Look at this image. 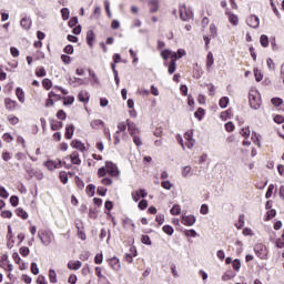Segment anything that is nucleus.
<instances>
[{
    "label": "nucleus",
    "mask_w": 284,
    "mask_h": 284,
    "mask_svg": "<svg viewBox=\"0 0 284 284\" xmlns=\"http://www.w3.org/2000/svg\"><path fill=\"white\" fill-rule=\"evenodd\" d=\"M4 105H6L7 110H10L12 112V110H14L17 108V101H14L10 98H7L4 100Z\"/></svg>",
    "instance_id": "20"
},
{
    "label": "nucleus",
    "mask_w": 284,
    "mask_h": 284,
    "mask_svg": "<svg viewBox=\"0 0 284 284\" xmlns=\"http://www.w3.org/2000/svg\"><path fill=\"white\" fill-rule=\"evenodd\" d=\"M97 39V36L94 34V31L93 30H89L87 32V44L90 47V48H93L94 45V40Z\"/></svg>",
    "instance_id": "10"
},
{
    "label": "nucleus",
    "mask_w": 284,
    "mask_h": 284,
    "mask_svg": "<svg viewBox=\"0 0 284 284\" xmlns=\"http://www.w3.org/2000/svg\"><path fill=\"white\" fill-rule=\"evenodd\" d=\"M105 169L108 174H110V176H119V168L116 166V164H114V162L106 161Z\"/></svg>",
    "instance_id": "4"
},
{
    "label": "nucleus",
    "mask_w": 284,
    "mask_h": 284,
    "mask_svg": "<svg viewBox=\"0 0 284 284\" xmlns=\"http://www.w3.org/2000/svg\"><path fill=\"white\" fill-rule=\"evenodd\" d=\"M57 119H59L60 121H65V119H68V114L64 110H59L57 112Z\"/></svg>",
    "instance_id": "46"
},
{
    "label": "nucleus",
    "mask_w": 284,
    "mask_h": 284,
    "mask_svg": "<svg viewBox=\"0 0 284 284\" xmlns=\"http://www.w3.org/2000/svg\"><path fill=\"white\" fill-rule=\"evenodd\" d=\"M172 50L164 49L161 51V57L164 59V61H168V59H171Z\"/></svg>",
    "instance_id": "36"
},
{
    "label": "nucleus",
    "mask_w": 284,
    "mask_h": 284,
    "mask_svg": "<svg viewBox=\"0 0 284 284\" xmlns=\"http://www.w3.org/2000/svg\"><path fill=\"white\" fill-rule=\"evenodd\" d=\"M206 59V70H210V68L214 65V54L212 53V51L207 53Z\"/></svg>",
    "instance_id": "24"
},
{
    "label": "nucleus",
    "mask_w": 284,
    "mask_h": 284,
    "mask_svg": "<svg viewBox=\"0 0 284 284\" xmlns=\"http://www.w3.org/2000/svg\"><path fill=\"white\" fill-rule=\"evenodd\" d=\"M50 125H51V130L53 132H57V131L61 130V128H63V122L57 121V120H51Z\"/></svg>",
    "instance_id": "19"
},
{
    "label": "nucleus",
    "mask_w": 284,
    "mask_h": 284,
    "mask_svg": "<svg viewBox=\"0 0 284 284\" xmlns=\"http://www.w3.org/2000/svg\"><path fill=\"white\" fill-rule=\"evenodd\" d=\"M9 203L12 205V207H17V205H19V196L11 195L9 199Z\"/></svg>",
    "instance_id": "45"
},
{
    "label": "nucleus",
    "mask_w": 284,
    "mask_h": 284,
    "mask_svg": "<svg viewBox=\"0 0 284 284\" xmlns=\"http://www.w3.org/2000/svg\"><path fill=\"white\" fill-rule=\"evenodd\" d=\"M44 168L49 169L50 172H52L53 170H57V162L53 160H48L44 162Z\"/></svg>",
    "instance_id": "30"
},
{
    "label": "nucleus",
    "mask_w": 284,
    "mask_h": 284,
    "mask_svg": "<svg viewBox=\"0 0 284 284\" xmlns=\"http://www.w3.org/2000/svg\"><path fill=\"white\" fill-rule=\"evenodd\" d=\"M250 21H251V24H250L251 28H258V26L261 24V20L256 16H251Z\"/></svg>",
    "instance_id": "28"
},
{
    "label": "nucleus",
    "mask_w": 284,
    "mask_h": 284,
    "mask_svg": "<svg viewBox=\"0 0 284 284\" xmlns=\"http://www.w3.org/2000/svg\"><path fill=\"white\" fill-rule=\"evenodd\" d=\"M260 43L262 48H267V45H270V38L265 34H262L260 38Z\"/></svg>",
    "instance_id": "33"
},
{
    "label": "nucleus",
    "mask_w": 284,
    "mask_h": 284,
    "mask_svg": "<svg viewBox=\"0 0 284 284\" xmlns=\"http://www.w3.org/2000/svg\"><path fill=\"white\" fill-rule=\"evenodd\" d=\"M97 194L99 196H105V194H108V189L103 187V186H98L97 189Z\"/></svg>",
    "instance_id": "55"
},
{
    "label": "nucleus",
    "mask_w": 284,
    "mask_h": 284,
    "mask_svg": "<svg viewBox=\"0 0 284 284\" xmlns=\"http://www.w3.org/2000/svg\"><path fill=\"white\" fill-rule=\"evenodd\" d=\"M49 280L50 283H57V271L54 268L49 270Z\"/></svg>",
    "instance_id": "37"
},
{
    "label": "nucleus",
    "mask_w": 284,
    "mask_h": 284,
    "mask_svg": "<svg viewBox=\"0 0 284 284\" xmlns=\"http://www.w3.org/2000/svg\"><path fill=\"white\" fill-rule=\"evenodd\" d=\"M164 65H166L169 68L168 69L169 74H174V72H176V63L170 62L168 64V62H164Z\"/></svg>",
    "instance_id": "35"
},
{
    "label": "nucleus",
    "mask_w": 284,
    "mask_h": 284,
    "mask_svg": "<svg viewBox=\"0 0 284 284\" xmlns=\"http://www.w3.org/2000/svg\"><path fill=\"white\" fill-rule=\"evenodd\" d=\"M31 273L37 276L39 274V265L36 262L31 263Z\"/></svg>",
    "instance_id": "59"
},
{
    "label": "nucleus",
    "mask_w": 284,
    "mask_h": 284,
    "mask_svg": "<svg viewBox=\"0 0 284 284\" xmlns=\"http://www.w3.org/2000/svg\"><path fill=\"white\" fill-rule=\"evenodd\" d=\"M192 166L186 165L182 168V176L183 179H190V176H192Z\"/></svg>",
    "instance_id": "23"
},
{
    "label": "nucleus",
    "mask_w": 284,
    "mask_h": 284,
    "mask_svg": "<svg viewBox=\"0 0 284 284\" xmlns=\"http://www.w3.org/2000/svg\"><path fill=\"white\" fill-rule=\"evenodd\" d=\"M0 196L1 199H8L10 193H8V190H6L3 186H0Z\"/></svg>",
    "instance_id": "63"
},
{
    "label": "nucleus",
    "mask_w": 284,
    "mask_h": 284,
    "mask_svg": "<svg viewBox=\"0 0 284 284\" xmlns=\"http://www.w3.org/2000/svg\"><path fill=\"white\" fill-rule=\"evenodd\" d=\"M159 0H149L148 6L150 8L151 14H154L155 12H159Z\"/></svg>",
    "instance_id": "11"
},
{
    "label": "nucleus",
    "mask_w": 284,
    "mask_h": 284,
    "mask_svg": "<svg viewBox=\"0 0 284 284\" xmlns=\"http://www.w3.org/2000/svg\"><path fill=\"white\" fill-rule=\"evenodd\" d=\"M224 128H225L226 132H234V129H235L233 122H226V123L224 124Z\"/></svg>",
    "instance_id": "62"
},
{
    "label": "nucleus",
    "mask_w": 284,
    "mask_h": 284,
    "mask_svg": "<svg viewBox=\"0 0 284 284\" xmlns=\"http://www.w3.org/2000/svg\"><path fill=\"white\" fill-rule=\"evenodd\" d=\"M225 14L229 16V21L232 26H239V16L231 13L230 9H226Z\"/></svg>",
    "instance_id": "14"
},
{
    "label": "nucleus",
    "mask_w": 284,
    "mask_h": 284,
    "mask_svg": "<svg viewBox=\"0 0 284 284\" xmlns=\"http://www.w3.org/2000/svg\"><path fill=\"white\" fill-rule=\"evenodd\" d=\"M139 133H135L132 136L133 139V143H135L138 145V148H141V145H143V142L141 141V136L138 135Z\"/></svg>",
    "instance_id": "47"
},
{
    "label": "nucleus",
    "mask_w": 284,
    "mask_h": 284,
    "mask_svg": "<svg viewBox=\"0 0 284 284\" xmlns=\"http://www.w3.org/2000/svg\"><path fill=\"white\" fill-rule=\"evenodd\" d=\"M16 97L18 98L20 103H26V92H23V89H21L20 87L16 89Z\"/></svg>",
    "instance_id": "18"
},
{
    "label": "nucleus",
    "mask_w": 284,
    "mask_h": 284,
    "mask_svg": "<svg viewBox=\"0 0 284 284\" xmlns=\"http://www.w3.org/2000/svg\"><path fill=\"white\" fill-rule=\"evenodd\" d=\"M126 125H128V130H129V134L132 136L134 134H139V128L136 126V124L130 120H126Z\"/></svg>",
    "instance_id": "8"
},
{
    "label": "nucleus",
    "mask_w": 284,
    "mask_h": 284,
    "mask_svg": "<svg viewBox=\"0 0 284 284\" xmlns=\"http://www.w3.org/2000/svg\"><path fill=\"white\" fill-rule=\"evenodd\" d=\"M61 14H62L63 21H68V19H70V9L62 8L61 9Z\"/></svg>",
    "instance_id": "41"
},
{
    "label": "nucleus",
    "mask_w": 284,
    "mask_h": 284,
    "mask_svg": "<svg viewBox=\"0 0 284 284\" xmlns=\"http://www.w3.org/2000/svg\"><path fill=\"white\" fill-rule=\"evenodd\" d=\"M194 116H195V119H197V121H203V116H205V109L199 108V109L194 112Z\"/></svg>",
    "instance_id": "26"
},
{
    "label": "nucleus",
    "mask_w": 284,
    "mask_h": 284,
    "mask_svg": "<svg viewBox=\"0 0 284 284\" xmlns=\"http://www.w3.org/2000/svg\"><path fill=\"white\" fill-rule=\"evenodd\" d=\"M219 105H220V108H222V110H225V108H227V105H230V98L222 97L219 101Z\"/></svg>",
    "instance_id": "29"
},
{
    "label": "nucleus",
    "mask_w": 284,
    "mask_h": 284,
    "mask_svg": "<svg viewBox=\"0 0 284 284\" xmlns=\"http://www.w3.org/2000/svg\"><path fill=\"white\" fill-rule=\"evenodd\" d=\"M271 103H273V105L275 108H280V105H283V99H281V98H273L271 100Z\"/></svg>",
    "instance_id": "52"
},
{
    "label": "nucleus",
    "mask_w": 284,
    "mask_h": 284,
    "mask_svg": "<svg viewBox=\"0 0 284 284\" xmlns=\"http://www.w3.org/2000/svg\"><path fill=\"white\" fill-rule=\"evenodd\" d=\"M272 194H274V184L268 185V189L265 194V199H272Z\"/></svg>",
    "instance_id": "57"
},
{
    "label": "nucleus",
    "mask_w": 284,
    "mask_h": 284,
    "mask_svg": "<svg viewBox=\"0 0 284 284\" xmlns=\"http://www.w3.org/2000/svg\"><path fill=\"white\" fill-rule=\"evenodd\" d=\"M220 116H221L222 121H227V119H230V116H232V109L223 111Z\"/></svg>",
    "instance_id": "39"
},
{
    "label": "nucleus",
    "mask_w": 284,
    "mask_h": 284,
    "mask_svg": "<svg viewBox=\"0 0 284 284\" xmlns=\"http://www.w3.org/2000/svg\"><path fill=\"white\" fill-rule=\"evenodd\" d=\"M69 156L73 165H81V159L79 158V152L73 151Z\"/></svg>",
    "instance_id": "16"
},
{
    "label": "nucleus",
    "mask_w": 284,
    "mask_h": 284,
    "mask_svg": "<svg viewBox=\"0 0 284 284\" xmlns=\"http://www.w3.org/2000/svg\"><path fill=\"white\" fill-rule=\"evenodd\" d=\"M141 243H143V245H152V240L150 239V235H142Z\"/></svg>",
    "instance_id": "49"
},
{
    "label": "nucleus",
    "mask_w": 284,
    "mask_h": 284,
    "mask_svg": "<svg viewBox=\"0 0 284 284\" xmlns=\"http://www.w3.org/2000/svg\"><path fill=\"white\" fill-rule=\"evenodd\" d=\"M184 234H185V236H191L192 239H196L197 233H196V230L191 229V230H185Z\"/></svg>",
    "instance_id": "54"
},
{
    "label": "nucleus",
    "mask_w": 284,
    "mask_h": 284,
    "mask_svg": "<svg viewBox=\"0 0 284 284\" xmlns=\"http://www.w3.org/2000/svg\"><path fill=\"white\" fill-rule=\"evenodd\" d=\"M16 214L17 216H19L20 219H23V221H27L28 219V212H26V210H23L22 207H18L16 210Z\"/></svg>",
    "instance_id": "27"
},
{
    "label": "nucleus",
    "mask_w": 284,
    "mask_h": 284,
    "mask_svg": "<svg viewBox=\"0 0 284 284\" xmlns=\"http://www.w3.org/2000/svg\"><path fill=\"white\" fill-rule=\"evenodd\" d=\"M170 214H172V216H179L181 214V205L174 204L170 210Z\"/></svg>",
    "instance_id": "31"
},
{
    "label": "nucleus",
    "mask_w": 284,
    "mask_h": 284,
    "mask_svg": "<svg viewBox=\"0 0 284 284\" xmlns=\"http://www.w3.org/2000/svg\"><path fill=\"white\" fill-rule=\"evenodd\" d=\"M254 252H255L256 256H258L260 258H266V256H267V248L263 244L255 245Z\"/></svg>",
    "instance_id": "6"
},
{
    "label": "nucleus",
    "mask_w": 284,
    "mask_h": 284,
    "mask_svg": "<svg viewBox=\"0 0 284 284\" xmlns=\"http://www.w3.org/2000/svg\"><path fill=\"white\" fill-rule=\"evenodd\" d=\"M81 265H82V263H81V261H70L69 263H68V270H81Z\"/></svg>",
    "instance_id": "22"
},
{
    "label": "nucleus",
    "mask_w": 284,
    "mask_h": 284,
    "mask_svg": "<svg viewBox=\"0 0 284 284\" xmlns=\"http://www.w3.org/2000/svg\"><path fill=\"white\" fill-rule=\"evenodd\" d=\"M109 265L112 267V270H115V272H119V270H121V261L118 257L110 258Z\"/></svg>",
    "instance_id": "9"
},
{
    "label": "nucleus",
    "mask_w": 284,
    "mask_h": 284,
    "mask_svg": "<svg viewBox=\"0 0 284 284\" xmlns=\"http://www.w3.org/2000/svg\"><path fill=\"white\" fill-rule=\"evenodd\" d=\"M92 130H97V128H99V125H105V122H103L102 120H93L90 123Z\"/></svg>",
    "instance_id": "40"
},
{
    "label": "nucleus",
    "mask_w": 284,
    "mask_h": 284,
    "mask_svg": "<svg viewBox=\"0 0 284 284\" xmlns=\"http://www.w3.org/2000/svg\"><path fill=\"white\" fill-rule=\"evenodd\" d=\"M250 106L253 110H258V108H261V93L257 91H251Z\"/></svg>",
    "instance_id": "3"
},
{
    "label": "nucleus",
    "mask_w": 284,
    "mask_h": 284,
    "mask_svg": "<svg viewBox=\"0 0 284 284\" xmlns=\"http://www.w3.org/2000/svg\"><path fill=\"white\" fill-rule=\"evenodd\" d=\"M182 225H185L186 227H192L194 223H196V216L194 215H186L185 213L182 214Z\"/></svg>",
    "instance_id": "5"
},
{
    "label": "nucleus",
    "mask_w": 284,
    "mask_h": 284,
    "mask_svg": "<svg viewBox=\"0 0 284 284\" xmlns=\"http://www.w3.org/2000/svg\"><path fill=\"white\" fill-rule=\"evenodd\" d=\"M234 276H236L235 273H224L222 275V281H232V278H234Z\"/></svg>",
    "instance_id": "56"
},
{
    "label": "nucleus",
    "mask_w": 284,
    "mask_h": 284,
    "mask_svg": "<svg viewBox=\"0 0 284 284\" xmlns=\"http://www.w3.org/2000/svg\"><path fill=\"white\" fill-rule=\"evenodd\" d=\"M180 19L182 21H190V19H194V12L192 9H189L185 4H180L179 7Z\"/></svg>",
    "instance_id": "2"
},
{
    "label": "nucleus",
    "mask_w": 284,
    "mask_h": 284,
    "mask_svg": "<svg viewBox=\"0 0 284 284\" xmlns=\"http://www.w3.org/2000/svg\"><path fill=\"white\" fill-rule=\"evenodd\" d=\"M78 101L80 103H89L90 102V92L82 90L78 93Z\"/></svg>",
    "instance_id": "7"
},
{
    "label": "nucleus",
    "mask_w": 284,
    "mask_h": 284,
    "mask_svg": "<svg viewBox=\"0 0 284 284\" xmlns=\"http://www.w3.org/2000/svg\"><path fill=\"white\" fill-rule=\"evenodd\" d=\"M59 179L63 185L68 184V172L61 171L59 174Z\"/></svg>",
    "instance_id": "38"
},
{
    "label": "nucleus",
    "mask_w": 284,
    "mask_h": 284,
    "mask_svg": "<svg viewBox=\"0 0 284 284\" xmlns=\"http://www.w3.org/2000/svg\"><path fill=\"white\" fill-rule=\"evenodd\" d=\"M63 105H72L74 103V95L63 97Z\"/></svg>",
    "instance_id": "44"
},
{
    "label": "nucleus",
    "mask_w": 284,
    "mask_h": 284,
    "mask_svg": "<svg viewBox=\"0 0 284 284\" xmlns=\"http://www.w3.org/2000/svg\"><path fill=\"white\" fill-rule=\"evenodd\" d=\"M85 192H87L88 196H90V197L94 196V194H97V185L89 184L85 189Z\"/></svg>",
    "instance_id": "25"
},
{
    "label": "nucleus",
    "mask_w": 284,
    "mask_h": 284,
    "mask_svg": "<svg viewBox=\"0 0 284 284\" xmlns=\"http://www.w3.org/2000/svg\"><path fill=\"white\" fill-rule=\"evenodd\" d=\"M75 185H77L78 190H83V187H85V183L78 175L75 176Z\"/></svg>",
    "instance_id": "42"
},
{
    "label": "nucleus",
    "mask_w": 284,
    "mask_h": 284,
    "mask_svg": "<svg viewBox=\"0 0 284 284\" xmlns=\"http://www.w3.org/2000/svg\"><path fill=\"white\" fill-rule=\"evenodd\" d=\"M64 136L69 141H70V139H72V136H74V124H69L65 126Z\"/></svg>",
    "instance_id": "15"
},
{
    "label": "nucleus",
    "mask_w": 284,
    "mask_h": 284,
    "mask_svg": "<svg viewBox=\"0 0 284 284\" xmlns=\"http://www.w3.org/2000/svg\"><path fill=\"white\" fill-rule=\"evenodd\" d=\"M266 64L268 70H271V72H274V70H276V63H274V60H272V58H268L266 60Z\"/></svg>",
    "instance_id": "43"
},
{
    "label": "nucleus",
    "mask_w": 284,
    "mask_h": 284,
    "mask_svg": "<svg viewBox=\"0 0 284 284\" xmlns=\"http://www.w3.org/2000/svg\"><path fill=\"white\" fill-rule=\"evenodd\" d=\"M162 231L164 232V234H168V236H172V234H174V227L170 224H166L162 227Z\"/></svg>",
    "instance_id": "32"
},
{
    "label": "nucleus",
    "mask_w": 284,
    "mask_h": 284,
    "mask_svg": "<svg viewBox=\"0 0 284 284\" xmlns=\"http://www.w3.org/2000/svg\"><path fill=\"white\" fill-rule=\"evenodd\" d=\"M254 77L257 82L263 81V73L258 69H254Z\"/></svg>",
    "instance_id": "60"
},
{
    "label": "nucleus",
    "mask_w": 284,
    "mask_h": 284,
    "mask_svg": "<svg viewBox=\"0 0 284 284\" xmlns=\"http://www.w3.org/2000/svg\"><path fill=\"white\" fill-rule=\"evenodd\" d=\"M61 61L64 62L65 65H70V63H72V58L68 54H62Z\"/></svg>",
    "instance_id": "53"
},
{
    "label": "nucleus",
    "mask_w": 284,
    "mask_h": 284,
    "mask_svg": "<svg viewBox=\"0 0 284 284\" xmlns=\"http://www.w3.org/2000/svg\"><path fill=\"white\" fill-rule=\"evenodd\" d=\"M47 72H45V68L41 67L39 70L36 71V75L39 78H43L45 77Z\"/></svg>",
    "instance_id": "64"
},
{
    "label": "nucleus",
    "mask_w": 284,
    "mask_h": 284,
    "mask_svg": "<svg viewBox=\"0 0 284 284\" xmlns=\"http://www.w3.org/2000/svg\"><path fill=\"white\" fill-rule=\"evenodd\" d=\"M20 26L23 28V30H30V28H32V19L28 17L22 18Z\"/></svg>",
    "instance_id": "13"
},
{
    "label": "nucleus",
    "mask_w": 284,
    "mask_h": 284,
    "mask_svg": "<svg viewBox=\"0 0 284 284\" xmlns=\"http://www.w3.org/2000/svg\"><path fill=\"white\" fill-rule=\"evenodd\" d=\"M38 236L45 247L52 243V240L54 239V234L51 231H39Z\"/></svg>",
    "instance_id": "1"
},
{
    "label": "nucleus",
    "mask_w": 284,
    "mask_h": 284,
    "mask_svg": "<svg viewBox=\"0 0 284 284\" xmlns=\"http://www.w3.org/2000/svg\"><path fill=\"white\" fill-rule=\"evenodd\" d=\"M139 210H148V200L143 199L138 204Z\"/></svg>",
    "instance_id": "58"
},
{
    "label": "nucleus",
    "mask_w": 284,
    "mask_h": 284,
    "mask_svg": "<svg viewBox=\"0 0 284 284\" xmlns=\"http://www.w3.org/2000/svg\"><path fill=\"white\" fill-rule=\"evenodd\" d=\"M89 75L92 79L91 85H101V81H99V77L92 69H88Z\"/></svg>",
    "instance_id": "17"
},
{
    "label": "nucleus",
    "mask_w": 284,
    "mask_h": 284,
    "mask_svg": "<svg viewBox=\"0 0 284 284\" xmlns=\"http://www.w3.org/2000/svg\"><path fill=\"white\" fill-rule=\"evenodd\" d=\"M19 252L21 256H28L30 254V248L28 246H21Z\"/></svg>",
    "instance_id": "61"
},
{
    "label": "nucleus",
    "mask_w": 284,
    "mask_h": 284,
    "mask_svg": "<svg viewBox=\"0 0 284 284\" xmlns=\"http://www.w3.org/2000/svg\"><path fill=\"white\" fill-rule=\"evenodd\" d=\"M71 146L74 148V150H79L80 152H85V144L81 142V140H73L71 142Z\"/></svg>",
    "instance_id": "12"
},
{
    "label": "nucleus",
    "mask_w": 284,
    "mask_h": 284,
    "mask_svg": "<svg viewBox=\"0 0 284 284\" xmlns=\"http://www.w3.org/2000/svg\"><path fill=\"white\" fill-rule=\"evenodd\" d=\"M64 54H74V47L72 44H68L63 49Z\"/></svg>",
    "instance_id": "51"
},
{
    "label": "nucleus",
    "mask_w": 284,
    "mask_h": 284,
    "mask_svg": "<svg viewBox=\"0 0 284 284\" xmlns=\"http://www.w3.org/2000/svg\"><path fill=\"white\" fill-rule=\"evenodd\" d=\"M232 267L233 270H235V272H239V270H241V260L239 258L233 260Z\"/></svg>",
    "instance_id": "50"
},
{
    "label": "nucleus",
    "mask_w": 284,
    "mask_h": 284,
    "mask_svg": "<svg viewBox=\"0 0 284 284\" xmlns=\"http://www.w3.org/2000/svg\"><path fill=\"white\" fill-rule=\"evenodd\" d=\"M42 85L44 88V90H50V88H52V80L45 78L42 80Z\"/></svg>",
    "instance_id": "48"
},
{
    "label": "nucleus",
    "mask_w": 284,
    "mask_h": 284,
    "mask_svg": "<svg viewBox=\"0 0 284 284\" xmlns=\"http://www.w3.org/2000/svg\"><path fill=\"white\" fill-rule=\"evenodd\" d=\"M251 140L257 148H261V135L256 134L255 132L252 133Z\"/></svg>",
    "instance_id": "34"
},
{
    "label": "nucleus",
    "mask_w": 284,
    "mask_h": 284,
    "mask_svg": "<svg viewBox=\"0 0 284 284\" xmlns=\"http://www.w3.org/2000/svg\"><path fill=\"white\" fill-rule=\"evenodd\" d=\"M68 81L70 85H73V88H77V83L78 85H83L85 83L81 78H69Z\"/></svg>",
    "instance_id": "21"
}]
</instances>
